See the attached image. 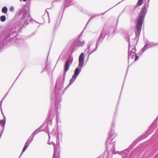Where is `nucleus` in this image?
I'll use <instances>...</instances> for the list:
<instances>
[{"mask_svg": "<svg viewBox=\"0 0 158 158\" xmlns=\"http://www.w3.org/2000/svg\"><path fill=\"white\" fill-rule=\"evenodd\" d=\"M62 78L60 77L58 78L56 81L55 92V93L56 102L55 103V110L58 112L60 110L61 105L60 104L61 97L60 95V90L63 89V86L62 84L59 89L60 83L61 82Z\"/></svg>", "mask_w": 158, "mask_h": 158, "instance_id": "obj_1", "label": "nucleus"}, {"mask_svg": "<svg viewBox=\"0 0 158 158\" xmlns=\"http://www.w3.org/2000/svg\"><path fill=\"white\" fill-rule=\"evenodd\" d=\"M147 1L148 3L144 5V7L141 10L139 15L136 26V30L135 31L136 38L137 37L138 38L140 35L143 22L147 11V8L149 7V3L150 0H147Z\"/></svg>", "mask_w": 158, "mask_h": 158, "instance_id": "obj_2", "label": "nucleus"}, {"mask_svg": "<svg viewBox=\"0 0 158 158\" xmlns=\"http://www.w3.org/2000/svg\"><path fill=\"white\" fill-rule=\"evenodd\" d=\"M84 54L83 52L81 53L80 55L78 66L74 70V74L72 76V78L70 80L69 85L64 89V90L67 89L74 82L81 72L84 64Z\"/></svg>", "mask_w": 158, "mask_h": 158, "instance_id": "obj_3", "label": "nucleus"}, {"mask_svg": "<svg viewBox=\"0 0 158 158\" xmlns=\"http://www.w3.org/2000/svg\"><path fill=\"white\" fill-rule=\"evenodd\" d=\"M106 35V31L103 29L97 41L95 48H94V47H95L94 43L95 42V40H93L89 42L87 44L88 52H90L88 55V57L90 54L97 50L98 48V44L102 42L105 36Z\"/></svg>", "mask_w": 158, "mask_h": 158, "instance_id": "obj_4", "label": "nucleus"}, {"mask_svg": "<svg viewBox=\"0 0 158 158\" xmlns=\"http://www.w3.org/2000/svg\"><path fill=\"white\" fill-rule=\"evenodd\" d=\"M18 15L21 19L19 22L21 25L24 24L26 25L28 24V21L30 20L31 18L26 9L22 8L20 9L19 11Z\"/></svg>", "mask_w": 158, "mask_h": 158, "instance_id": "obj_5", "label": "nucleus"}, {"mask_svg": "<svg viewBox=\"0 0 158 158\" xmlns=\"http://www.w3.org/2000/svg\"><path fill=\"white\" fill-rule=\"evenodd\" d=\"M117 135V134L114 132V129L111 128L110 133L108 134V137L106 141V146H107V144L110 143V145H111L112 144L113 147L114 149L115 143H114V142L112 143L111 141Z\"/></svg>", "mask_w": 158, "mask_h": 158, "instance_id": "obj_6", "label": "nucleus"}, {"mask_svg": "<svg viewBox=\"0 0 158 158\" xmlns=\"http://www.w3.org/2000/svg\"><path fill=\"white\" fill-rule=\"evenodd\" d=\"M136 49L135 46H131L130 43H129V47L128 50V61L129 62L130 59H133L135 55V53Z\"/></svg>", "mask_w": 158, "mask_h": 158, "instance_id": "obj_7", "label": "nucleus"}, {"mask_svg": "<svg viewBox=\"0 0 158 158\" xmlns=\"http://www.w3.org/2000/svg\"><path fill=\"white\" fill-rule=\"evenodd\" d=\"M52 123V121L50 117H48L44 123L43 125L40 127L41 131H44L46 132L48 131V124L51 125Z\"/></svg>", "mask_w": 158, "mask_h": 158, "instance_id": "obj_8", "label": "nucleus"}, {"mask_svg": "<svg viewBox=\"0 0 158 158\" xmlns=\"http://www.w3.org/2000/svg\"><path fill=\"white\" fill-rule=\"evenodd\" d=\"M158 45V43H156L154 42H150L147 41L144 47L141 50V53L143 52L145 50L148 48H150L152 46Z\"/></svg>", "mask_w": 158, "mask_h": 158, "instance_id": "obj_9", "label": "nucleus"}, {"mask_svg": "<svg viewBox=\"0 0 158 158\" xmlns=\"http://www.w3.org/2000/svg\"><path fill=\"white\" fill-rule=\"evenodd\" d=\"M60 0H56L52 2V3L55 2H59L60 1ZM73 0H64V8H65L68 6H71L73 4L72 2Z\"/></svg>", "mask_w": 158, "mask_h": 158, "instance_id": "obj_10", "label": "nucleus"}, {"mask_svg": "<svg viewBox=\"0 0 158 158\" xmlns=\"http://www.w3.org/2000/svg\"><path fill=\"white\" fill-rule=\"evenodd\" d=\"M69 60H67L66 61L64 66V76H63V81L64 80L66 74V72L69 70L70 66L72 62L69 64Z\"/></svg>", "mask_w": 158, "mask_h": 158, "instance_id": "obj_11", "label": "nucleus"}, {"mask_svg": "<svg viewBox=\"0 0 158 158\" xmlns=\"http://www.w3.org/2000/svg\"><path fill=\"white\" fill-rule=\"evenodd\" d=\"M3 119L2 120H1L0 121V124L2 125V127H3L2 130V131H1V132H0V138L1 137L2 135V134L3 131L4 129L5 128V125L6 122V117L4 115H3Z\"/></svg>", "mask_w": 158, "mask_h": 158, "instance_id": "obj_12", "label": "nucleus"}, {"mask_svg": "<svg viewBox=\"0 0 158 158\" xmlns=\"http://www.w3.org/2000/svg\"><path fill=\"white\" fill-rule=\"evenodd\" d=\"M51 135H56V138L57 143L59 141V133L58 132V130L57 129H53L50 134Z\"/></svg>", "mask_w": 158, "mask_h": 158, "instance_id": "obj_13", "label": "nucleus"}, {"mask_svg": "<svg viewBox=\"0 0 158 158\" xmlns=\"http://www.w3.org/2000/svg\"><path fill=\"white\" fill-rule=\"evenodd\" d=\"M48 143L49 144L51 145L52 144L54 147V153L53 156L52 158H56V156L57 152V148L56 144L53 142H49V141L48 142Z\"/></svg>", "mask_w": 158, "mask_h": 158, "instance_id": "obj_14", "label": "nucleus"}, {"mask_svg": "<svg viewBox=\"0 0 158 158\" xmlns=\"http://www.w3.org/2000/svg\"><path fill=\"white\" fill-rule=\"evenodd\" d=\"M85 43L84 41H80L79 39H77L75 42L76 47H79L85 45Z\"/></svg>", "mask_w": 158, "mask_h": 158, "instance_id": "obj_15", "label": "nucleus"}, {"mask_svg": "<svg viewBox=\"0 0 158 158\" xmlns=\"http://www.w3.org/2000/svg\"><path fill=\"white\" fill-rule=\"evenodd\" d=\"M129 152H128V149L122 152H119V153L123 155V158H127L128 156V153Z\"/></svg>", "mask_w": 158, "mask_h": 158, "instance_id": "obj_16", "label": "nucleus"}, {"mask_svg": "<svg viewBox=\"0 0 158 158\" xmlns=\"http://www.w3.org/2000/svg\"><path fill=\"white\" fill-rule=\"evenodd\" d=\"M8 9L6 6L4 7L2 9V12L3 13L6 14L7 12Z\"/></svg>", "mask_w": 158, "mask_h": 158, "instance_id": "obj_17", "label": "nucleus"}, {"mask_svg": "<svg viewBox=\"0 0 158 158\" xmlns=\"http://www.w3.org/2000/svg\"><path fill=\"white\" fill-rule=\"evenodd\" d=\"M41 131L40 129V127H39V128L35 130L32 134H34V135H35L36 134H38Z\"/></svg>", "mask_w": 158, "mask_h": 158, "instance_id": "obj_18", "label": "nucleus"}, {"mask_svg": "<svg viewBox=\"0 0 158 158\" xmlns=\"http://www.w3.org/2000/svg\"><path fill=\"white\" fill-rule=\"evenodd\" d=\"M35 136V135H34V134H32L31 136L29 137V138L28 139H29V143H30L31 142L33 141V138Z\"/></svg>", "mask_w": 158, "mask_h": 158, "instance_id": "obj_19", "label": "nucleus"}, {"mask_svg": "<svg viewBox=\"0 0 158 158\" xmlns=\"http://www.w3.org/2000/svg\"><path fill=\"white\" fill-rule=\"evenodd\" d=\"M0 19L2 22H4L6 20V17L5 15H2L1 16Z\"/></svg>", "mask_w": 158, "mask_h": 158, "instance_id": "obj_20", "label": "nucleus"}, {"mask_svg": "<svg viewBox=\"0 0 158 158\" xmlns=\"http://www.w3.org/2000/svg\"><path fill=\"white\" fill-rule=\"evenodd\" d=\"M100 15H93L91 18H90V19H89V21L87 23H89V22L93 18L99 16Z\"/></svg>", "mask_w": 158, "mask_h": 158, "instance_id": "obj_21", "label": "nucleus"}, {"mask_svg": "<svg viewBox=\"0 0 158 158\" xmlns=\"http://www.w3.org/2000/svg\"><path fill=\"white\" fill-rule=\"evenodd\" d=\"M143 2V0H138L137 4L139 6H140L142 5Z\"/></svg>", "mask_w": 158, "mask_h": 158, "instance_id": "obj_22", "label": "nucleus"}, {"mask_svg": "<svg viewBox=\"0 0 158 158\" xmlns=\"http://www.w3.org/2000/svg\"><path fill=\"white\" fill-rule=\"evenodd\" d=\"M26 149H27L26 148L24 147V148H23V150H22V153H21L20 156L19 157V158H20V157H21L22 155H23V152L26 150Z\"/></svg>", "mask_w": 158, "mask_h": 158, "instance_id": "obj_23", "label": "nucleus"}, {"mask_svg": "<svg viewBox=\"0 0 158 158\" xmlns=\"http://www.w3.org/2000/svg\"><path fill=\"white\" fill-rule=\"evenodd\" d=\"M26 149H27L26 148L24 147V148H23V150H22V153H21L20 156L19 157V158H20V157H21L22 155H23V152L26 150Z\"/></svg>", "mask_w": 158, "mask_h": 158, "instance_id": "obj_24", "label": "nucleus"}, {"mask_svg": "<svg viewBox=\"0 0 158 158\" xmlns=\"http://www.w3.org/2000/svg\"><path fill=\"white\" fill-rule=\"evenodd\" d=\"M10 10L11 12H13L14 11V7L13 6H11L10 8Z\"/></svg>", "mask_w": 158, "mask_h": 158, "instance_id": "obj_25", "label": "nucleus"}, {"mask_svg": "<svg viewBox=\"0 0 158 158\" xmlns=\"http://www.w3.org/2000/svg\"><path fill=\"white\" fill-rule=\"evenodd\" d=\"M115 123L113 122H112V125H111V126H112V127L111 128V129L112 128V127H115Z\"/></svg>", "mask_w": 158, "mask_h": 158, "instance_id": "obj_26", "label": "nucleus"}, {"mask_svg": "<svg viewBox=\"0 0 158 158\" xmlns=\"http://www.w3.org/2000/svg\"><path fill=\"white\" fill-rule=\"evenodd\" d=\"M29 139H28L27 142L25 144H27V145L28 146H29V144H30L29 143Z\"/></svg>", "mask_w": 158, "mask_h": 158, "instance_id": "obj_27", "label": "nucleus"}, {"mask_svg": "<svg viewBox=\"0 0 158 158\" xmlns=\"http://www.w3.org/2000/svg\"><path fill=\"white\" fill-rule=\"evenodd\" d=\"M135 59L134 60L135 61L137 60L138 59V58H139L138 56L135 55Z\"/></svg>", "mask_w": 158, "mask_h": 158, "instance_id": "obj_28", "label": "nucleus"}, {"mask_svg": "<svg viewBox=\"0 0 158 158\" xmlns=\"http://www.w3.org/2000/svg\"><path fill=\"white\" fill-rule=\"evenodd\" d=\"M59 117H58V115H57L56 116V121L57 123H58L59 121Z\"/></svg>", "mask_w": 158, "mask_h": 158, "instance_id": "obj_29", "label": "nucleus"}, {"mask_svg": "<svg viewBox=\"0 0 158 158\" xmlns=\"http://www.w3.org/2000/svg\"><path fill=\"white\" fill-rule=\"evenodd\" d=\"M28 147V146H27V144H25V145H24V147L27 148Z\"/></svg>", "mask_w": 158, "mask_h": 158, "instance_id": "obj_30", "label": "nucleus"}, {"mask_svg": "<svg viewBox=\"0 0 158 158\" xmlns=\"http://www.w3.org/2000/svg\"><path fill=\"white\" fill-rule=\"evenodd\" d=\"M50 135L49 134H48V136H49V139H50Z\"/></svg>", "mask_w": 158, "mask_h": 158, "instance_id": "obj_31", "label": "nucleus"}, {"mask_svg": "<svg viewBox=\"0 0 158 158\" xmlns=\"http://www.w3.org/2000/svg\"><path fill=\"white\" fill-rule=\"evenodd\" d=\"M50 113H51V110H49V114H50Z\"/></svg>", "mask_w": 158, "mask_h": 158, "instance_id": "obj_32", "label": "nucleus"}, {"mask_svg": "<svg viewBox=\"0 0 158 158\" xmlns=\"http://www.w3.org/2000/svg\"><path fill=\"white\" fill-rule=\"evenodd\" d=\"M48 9H47L46 10V12H47V14H48V12H47V10H48Z\"/></svg>", "mask_w": 158, "mask_h": 158, "instance_id": "obj_33", "label": "nucleus"}, {"mask_svg": "<svg viewBox=\"0 0 158 158\" xmlns=\"http://www.w3.org/2000/svg\"><path fill=\"white\" fill-rule=\"evenodd\" d=\"M151 130V129H149L148 131V132H149Z\"/></svg>", "mask_w": 158, "mask_h": 158, "instance_id": "obj_34", "label": "nucleus"}, {"mask_svg": "<svg viewBox=\"0 0 158 158\" xmlns=\"http://www.w3.org/2000/svg\"><path fill=\"white\" fill-rule=\"evenodd\" d=\"M23 1H26L27 0H23Z\"/></svg>", "mask_w": 158, "mask_h": 158, "instance_id": "obj_35", "label": "nucleus"}, {"mask_svg": "<svg viewBox=\"0 0 158 158\" xmlns=\"http://www.w3.org/2000/svg\"><path fill=\"white\" fill-rule=\"evenodd\" d=\"M48 23H50V20H49H49Z\"/></svg>", "mask_w": 158, "mask_h": 158, "instance_id": "obj_36", "label": "nucleus"}, {"mask_svg": "<svg viewBox=\"0 0 158 158\" xmlns=\"http://www.w3.org/2000/svg\"><path fill=\"white\" fill-rule=\"evenodd\" d=\"M157 118H158V117H157Z\"/></svg>", "mask_w": 158, "mask_h": 158, "instance_id": "obj_37", "label": "nucleus"}]
</instances>
